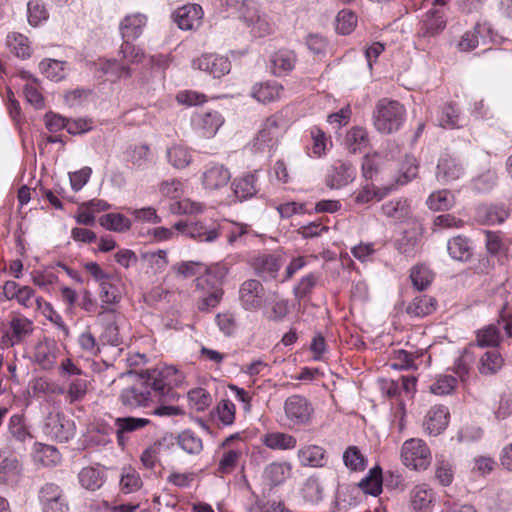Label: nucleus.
Returning <instances> with one entry per match:
<instances>
[{
	"instance_id": "9",
	"label": "nucleus",
	"mask_w": 512,
	"mask_h": 512,
	"mask_svg": "<svg viewBox=\"0 0 512 512\" xmlns=\"http://www.w3.org/2000/svg\"><path fill=\"white\" fill-rule=\"evenodd\" d=\"M33 332V323L23 316H14L9 321L8 328L5 330L1 343L5 347H12Z\"/></svg>"
},
{
	"instance_id": "40",
	"label": "nucleus",
	"mask_w": 512,
	"mask_h": 512,
	"mask_svg": "<svg viewBox=\"0 0 512 512\" xmlns=\"http://www.w3.org/2000/svg\"><path fill=\"white\" fill-rule=\"evenodd\" d=\"M477 214L485 224H501L509 215L503 205H482L478 208Z\"/></svg>"
},
{
	"instance_id": "53",
	"label": "nucleus",
	"mask_w": 512,
	"mask_h": 512,
	"mask_svg": "<svg viewBox=\"0 0 512 512\" xmlns=\"http://www.w3.org/2000/svg\"><path fill=\"white\" fill-rule=\"evenodd\" d=\"M303 499L309 504H318L323 499V487L316 477H309L302 489Z\"/></svg>"
},
{
	"instance_id": "39",
	"label": "nucleus",
	"mask_w": 512,
	"mask_h": 512,
	"mask_svg": "<svg viewBox=\"0 0 512 512\" xmlns=\"http://www.w3.org/2000/svg\"><path fill=\"white\" fill-rule=\"evenodd\" d=\"M382 213L396 221H403L410 215V205L406 199L399 198L384 203L381 207Z\"/></svg>"
},
{
	"instance_id": "7",
	"label": "nucleus",
	"mask_w": 512,
	"mask_h": 512,
	"mask_svg": "<svg viewBox=\"0 0 512 512\" xmlns=\"http://www.w3.org/2000/svg\"><path fill=\"white\" fill-rule=\"evenodd\" d=\"M173 228L182 235L200 242H213L220 236V226H205L201 222L179 221Z\"/></svg>"
},
{
	"instance_id": "30",
	"label": "nucleus",
	"mask_w": 512,
	"mask_h": 512,
	"mask_svg": "<svg viewBox=\"0 0 512 512\" xmlns=\"http://www.w3.org/2000/svg\"><path fill=\"white\" fill-rule=\"evenodd\" d=\"M98 67L111 81H116L120 78H129L132 75L131 68L128 64H125L121 58L100 61Z\"/></svg>"
},
{
	"instance_id": "49",
	"label": "nucleus",
	"mask_w": 512,
	"mask_h": 512,
	"mask_svg": "<svg viewBox=\"0 0 512 512\" xmlns=\"http://www.w3.org/2000/svg\"><path fill=\"white\" fill-rule=\"evenodd\" d=\"M177 443L188 454H199L203 449L202 439L191 430L182 431L177 437Z\"/></svg>"
},
{
	"instance_id": "57",
	"label": "nucleus",
	"mask_w": 512,
	"mask_h": 512,
	"mask_svg": "<svg viewBox=\"0 0 512 512\" xmlns=\"http://www.w3.org/2000/svg\"><path fill=\"white\" fill-rule=\"evenodd\" d=\"M419 356L420 355L417 352H408L402 349L396 350L393 353V363L391 366L392 368L399 370L417 369L415 360L419 358Z\"/></svg>"
},
{
	"instance_id": "4",
	"label": "nucleus",
	"mask_w": 512,
	"mask_h": 512,
	"mask_svg": "<svg viewBox=\"0 0 512 512\" xmlns=\"http://www.w3.org/2000/svg\"><path fill=\"white\" fill-rule=\"evenodd\" d=\"M284 414L292 426H306L312 423L314 407L304 396L292 395L284 402Z\"/></svg>"
},
{
	"instance_id": "22",
	"label": "nucleus",
	"mask_w": 512,
	"mask_h": 512,
	"mask_svg": "<svg viewBox=\"0 0 512 512\" xmlns=\"http://www.w3.org/2000/svg\"><path fill=\"white\" fill-rule=\"evenodd\" d=\"M146 21V16L140 13L126 16L120 24L123 41L132 42L136 40L142 34Z\"/></svg>"
},
{
	"instance_id": "60",
	"label": "nucleus",
	"mask_w": 512,
	"mask_h": 512,
	"mask_svg": "<svg viewBox=\"0 0 512 512\" xmlns=\"http://www.w3.org/2000/svg\"><path fill=\"white\" fill-rule=\"evenodd\" d=\"M477 345L479 347H495L500 344L499 328L496 325H488L477 332Z\"/></svg>"
},
{
	"instance_id": "45",
	"label": "nucleus",
	"mask_w": 512,
	"mask_h": 512,
	"mask_svg": "<svg viewBox=\"0 0 512 512\" xmlns=\"http://www.w3.org/2000/svg\"><path fill=\"white\" fill-rule=\"evenodd\" d=\"M281 124L282 119L280 116L272 115L268 117L258 133L257 141L260 143L272 142L280 134Z\"/></svg>"
},
{
	"instance_id": "14",
	"label": "nucleus",
	"mask_w": 512,
	"mask_h": 512,
	"mask_svg": "<svg viewBox=\"0 0 512 512\" xmlns=\"http://www.w3.org/2000/svg\"><path fill=\"white\" fill-rule=\"evenodd\" d=\"M449 410L442 405L431 407L426 413L423 420L424 431L432 436H437L442 433L449 422Z\"/></svg>"
},
{
	"instance_id": "28",
	"label": "nucleus",
	"mask_w": 512,
	"mask_h": 512,
	"mask_svg": "<svg viewBox=\"0 0 512 512\" xmlns=\"http://www.w3.org/2000/svg\"><path fill=\"white\" fill-rule=\"evenodd\" d=\"M504 358L498 350H489L481 355L478 361V371L483 376L497 374L504 366Z\"/></svg>"
},
{
	"instance_id": "34",
	"label": "nucleus",
	"mask_w": 512,
	"mask_h": 512,
	"mask_svg": "<svg viewBox=\"0 0 512 512\" xmlns=\"http://www.w3.org/2000/svg\"><path fill=\"white\" fill-rule=\"evenodd\" d=\"M171 271L177 278L188 279L196 277L200 281L199 276L206 271V265L200 261H181L171 266Z\"/></svg>"
},
{
	"instance_id": "41",
	"label": "nucleus",
	"mask_w": 512,
	"mask_h": 512,
	"mask_svg": "<svg viewBox=\"0 0 512 512\" xmlns=\"http://www.w3.org/2000/svg\"><path fill=\"white\" fill-rule=\"evenodd\" d=\"M246 23L252 27V32L259 37H264L272 32V27L264 15H260L257 11L250 12V7L242 12Z\"/></svg>"
},
{
	"instance_id": "27",
	"label": "nucleus",
	"mask_w": 512,
	"mask_h": 512,
	"mask_svg": "<svg viewBox=\"0 0 512 512\" xmlns=\"http://www.w3.org/2000/svg\"><path fill=\"white\" fill-rule=\"evenodd\" d=\"M264 446L271 450H292L297 445V439L284 432H269L261 437Z\"/></svg>"
},
{
	"instance_id": "3",
	"label": "nucleus",
	"mask_w": 512,
	"mask_h": 512,
	"mask_svg": "<svg viewBox=\"0 0 512 512\" xmlns=\"http://www.w3.org/2000/svg\"><path fill=\"white\" fill-rule=\"evenodd\" d=\"M401 460L407 468L425 470L431 463V452L423 440L411 438L402 445Z\"/></svg>"
},
{
	"instance_id": "52",
	"label": "nucleus",
	"mask_w": 512,
	"mask_h": 512,
	"mask_svg": "<svg viewBox=\"0 0 512 512\" xmlns=\"http://www.w3.org/2000/svg\"><path fill=\"white\" fill-rule=\"evenodd\" d=\"M454 203V196L448 190L434 192L427 199L428 207L434 211L449 210Z\"/></svg>"
},
{
	"instance_id": "46",
	"label": "nucleus",
	"mask_w": 512,
	"mask_h": 512,
	"mask_svg": "<svg viewBox=\"0 0 512 512\" xmlns=\"http://www.w3.org/2000/svg\"><path fill=\"white\" fill-rule=\"evenodd\" d=\"M242 452L237 449H229L223 452L219 459L216 474L220 477L231 474L237 467Z\"/></svg>"
},
{
	"instance_id": "51",
	"label": "nucleus",
	"mask_w": 512,
	"mask_h": 512,
	"mask_svg": "<svg viewBox=\"0 0 512 512\" xmlns=\"http://www.w3.org/2000/svg\"><path fill=\"white\" fill-rule=\"evenodd\" d=\"M100 225L107 230L124 232L131 226V221L120 213H109L99 219Z\"/></svg>"
},
{
	"instance_id": "6",
	"label": "nucleus",
	"mask_w": 512,
	"mask_h": 512,
	"mask_svg": "<svg viewBox=\"0 0 512 512\" xmlns=\"http://www.w3.org/2000/svg\"><path fill=\"white\" fill-rule=\"evenodd\" d=\"M38 498L43 512L68 511V503L63 490L57 484H44L39 490Z\"/></svg>"
},
{
	"instance_id": "1",
	"label": "nucleus",
	"mask_w": 512,
	"mask_h": 512,
	"mask_svg": "<svg viewBox=\"0 0 512 512\" xmlns=\"http://www.w3.org/2000/svg\"><path fill=\"white\" fill-rule=\"evenodd\" d=\"M183 374L174 366L157 365L139 373L135 383L122 390L119 400L133 409L177 398L175 387L182 384Z\"/></svg>"
},
{
	"instance_id": "8",
	"label": "nucleus",
	"mask_w": 512,
	"mask_h": 512,
	"mask_svg": "<svg viewBox=\"0 0 512 512\" xmlns=\"http://www.w3.org/2000/svg\"><path fill=\"white\" fill-rule=\"evenodd\" d=\"M292 468V464L288 461L270 462L262 471V483L270 490L279 487L291 477Z\"/></svg>"
},
{
	"instance_id": "64",
	"label": "nucleus",
	"mask_w": 512,
	"mask_h": 512,
	"mask_svg": "<svg viewBox=\"0 0 512 512\" xmlns=\"http://www.w3.org/2000/svg\"><path fill=\"white\" fill-rule=\"evenodd\" d=\"M235 411V405L230 399H222L216 407L217 417L225 426H230L234 423Z\"/></svg>"
},
{
	"instance_id": "18",
	"label": "nucleus",
	"mask_w": 512,
	"mask_h": 512,
	"mask_svg": "<svg viewBox=\"0 0 512 512\" xmlns=\"http://www.w3.org/2000/svg\"><path fill=\"white\" fill-rule=\"evenodd\" d=\"M58 347L54 340L44 338L39 341L34 349V360L43 369H51L57 359Z\"/></svg>"
},
{
	"instance_id": "35",
	"label": "nucleus",
	"mask_w": 512,
	"mask_h": 512,
	"mask_svg": "<svg viewBox=\"0 0 512 512\" xmlns=\"http://www.w3.org/2000/svg\"><path fill=\"white\" fill-rule=\"evenodd\" d=\"M435 272L424 263H418L411 267L409 278L413 288H427L435 279Z\"/></svg>"
},
{
	"instance_id": "37",
	"label": "nucleus",
	"mask_w": 512,
	"mask_h": 512,
	"mask_svg": "<svg viewBox=\"0 0 512 512\" xmlns=\"http://www.w3.org/2000/svg\"><path fill=\"white\" fill-rule=\"evenodd\" d=\"M358 486L365 494L378 496L382 492V469L379 466L370 469Z\"/></svg>"
},
{
	"instance_id": "16",
	"label": "nucleus",
	"mask_w": 512,
	"mask_h": 512,
	"mask_svg": "<svg viewBox=\"0 0 512 512\" xmlns=\"http://www.w3.org/2000/svg\"><path fill=\"white\" fill-rule=\"evenodd\" d=\"M421 237L422 228L420 226H413L404 230L401 236L396 239L395 248L402 255L413 258L419 252Z\"/></svg>"
},
{
	"instance_id": "38",
	"label": "nucleus",
	"mask_w": 512,
	"mask_h": 512,
	"mask_svg": "<svg viewBox=\"0 0 512 512\" xmlns=\"http://www.w3.org/2000/svg\"><path fill=\"white\" fill-rule=\"evenodd\" d=\"M447 249L450 256L459 261H468L472 256L470 241L467 237L458 235L448 241Z\"/></svg>"
},
{
	"instance_id": "21",
	"label": "nucleus",
	"mask_w": 512,
	"mask_h": 512,
	"mask_svg": "<svg viewBox=\"0 0 512 512\" xmlns=\"http://www.w3.org/2000/svg\"><path fill=\"white\" fill-rule=\"evenodd\" d=\"M230 179L229 169L222 164H216L203 173L202 182L206 189L218 190L225 187Z\"/></svg>"
},
{
	"instance_id": "13",
	"label": "nucleus",
	"mask_w": 512,
	"mask_h": 512,
	"mask_svg": "<svg viewBox=\"0 0 512 512\" xmlns=\"http://www.w3.org/2000/svg\"><path fill=\"white\" fill-rule=\"evenodd\" d=\"M194 129L205 138L213 137L224 123L218 111H207L196 114L192 119Z\"/></svg>"
},
{
	"instance_id": "32",
	"label": "nucleus",
	"mask_w": 512,
	"mask_h": 512,
	"mask_svg": "<svg viewBox=\"0 0 512 512\" xmlns=\"http://www.w3.org/2000/svg\"><path fill=\"white\" fill-rule=\"evenodd\" d=\"M81 486L87 490L95 491L105 482V473L98 467L88 466L82 468L78 474Z\"/></svg>"
},
{
	"instance_id": "24",
	"label": "nucleus",
	"mask_w": 512,
	"mask_h": 512,
	"mask_svg": "<svg viewBox=\"0 0 512 512\" xmlns=\"http://www.w3.org/2000/svg\"><path fill=\"white\" fill-rule=\"evenodd\" d=\"M436 307L437 301L435 298L426 294H418L408 302L405 311L411 317H425L432 314Z\"/></svg>"
},
{
	"instance_id": "15",
	"label": "nucleus",
	"mask_w": 512,
	"mask_h": 512,
	"mask_svg": "<svg viewBox=\"0 0 512 512\" xmlns=\"http://www.w3.org/2000/svg\"><path fill=\"white\" fill-rule=\"evenodd\" d=\"M98 321L102 328L99 339L103 344L118 346L122 343L118 327V317L113 311L101 313Z\"/></svg>"
},
{
	"instance_id": "58",
	"label": "nucleus",
	"mask_w": 512,
	"mask_h": 512,
	"mask_svg": "<svg viewBox=\"0 0 512 512\" xmlns=\"http://www.w3.org/2000/svg\"><path fill=\"white\" fill-rule=\"evenodd\" d=\"M149 423V419L138 417H118L114 421L115 429H119L120 432L125 434L141 430Z\"/></svg>"
},
{
	"instance_id": "23",
	"label": "nucleus",
	"mask_w": 512,
	"mask_h": 512,
	"mask_svg": "<svg viewBox=\"0 0 512 512\" xmlns=\"http://www.w3.org/2000/svg\"><path fill=\"white\" fill-rule=\"evenodd\" d=\"M284 262L285 258L283 254L275 252L273 254H263L257 257L254 261V267L260 275L275 278Z\"/></svg>"
},
{
	"instance_id": "5",
	"label": "nucleus",
	"mask_w": 512,
	"mask_h": 512,
	"mask_svg": "<svg viewBox=\"0 0 512 512\" xmlns=\"http://www.w3.org/2000/svg\"><path fill=\"white\" fill-rule=\"evenodd\" d=\"M447 25V14L443 7L427 11L419 22L418 37L429 39L438 36Z\"/></svg>"
},
{
	"instance_id": "25",
	"label": "nucleus",
	"mask_w": 512,
	"mask_h": 512,
	"mask_svg": "<svg viewBox=\"0 0 512 512\" xmlns=\"http://www.w3.org/2000/svg\"><path fill=\"white\" fill-rule=\"evenodd\" d=\"M283 86L276 81L257 83L253 86L251 96L262 103H269L280 99Z\"/></svg>"
},
{
	"instance_id": "12",
	"label": "nucleus",
	"mask_w": 512,
	"mask_h": 512,
	"mask_svg": "<svg viewBox=\"0 0 512 512\" xmlns=\"http://www.w3.org/2000/svg\"><path fill=\"white\" fill-rule=\"evenodd\" d=\"M45 432L58 442H67L74 436L75 424L65 416L56 414L48 418Z\"/></svg>"
},
{
	"instance_id": "62",
	"label": "nucleus",
	"mask_w": 512,
	"mask_h": 512,
	"mask_svg": "<svg viewBox=\"0 0 512 512\" xmlns=\"http://www.w3.org/2000/svg\"><path fill=\"white\" fill-rule=\"evenodd\" d=\"M457 384L456 378L450 375H441L430 385V392L438 395H448L454 391Z\"/></svg>"
},
{
	"instance_id": "33",
	"label": "nucleus",
	"mask_w": 512,
	"mask_h": 512,
	"mask_svg": "<svg viewBox=\"0 0 512 512\" xmlns=\"http://www.w3.org/2000/svg\"><path fill=\"white\" fill-rule=\"evenodd\" d=\"M354 178V169L351 164L340 162L335 165L328 175L327 185L330 188H340L347 185Z\"/></svg>"
},
{
	"instance_id": "43",
	"label": "nucleus",
	"mask_w": 512,
	"mask_h": 512,
	"mask_svg": "<svg viewBox=\"0 0 512 512\" xmlns=\"http://www.w3.org/2000/svg\"><path fill=\"white\" fill-rule=\"evenodd\" d=\"M1 296L7 300H16L25 308L39 307V299L34 294V290H1Z\"/></svg>"
},
{
	"instance_id": "42",
	"label": "nucleus",
	"mask_w": 512,
	"mask_h": 512,
	"mask_svg": "<svg viewBox=\"0 0 512 512\" xmlns=\"http://www.w3.org/2000/svg\"><path fill=\"white\" fill-rule=\"evenodd\" d=\"M119 485L123 493L130 494L138 491L142 487V480L135 468L125 466L121 471Z\"/></svg>"
},
{
	"instance_id": "36",
	"label": "nucleus",
	"mask_w": 512,
	"mask_h": 512,
	"mask_svg": "<svg viewBox=\"0 0 512 512\" xmlns=\"http://www.w3.org/2000/svg\"><path fill=\"white\" fill-rule=\"evenodd\" d=\"M432 499L433 492L427 484H418L410 491V503L415 511H426Z\"/></svg>"
},
{
	"instance_id": "11",
	"label": "nucleus",
	"mask_w": 512,
	"mask_h": 512,
	"mask_svg": "<svg viewBox=\"0 0 512 512\" xmlns=\"http://www.w3.org/2000/svg\"><path fill=\"white\" fill-rule=\"evenodd\" d=\"M195 69L204 71L214 78H220L231 69V64L226 57L215 54H204L192 63Z\"/></svg>"
},
{
	"instance_id": "10",
	"label": "nucleus",
	"mask_w": 512,
	"mask_h": 512,
	"mask_svg": "<svg viewBox=\"0 0 512 512\" xmlns=\"http://www.w3.org/2000/svg\"><path fill=\"white\" fill-rule=\"evenodd\" d=\"M23 473V465L13 453L0 450V483L15 484Z\"/></svg>"
},
{
	"instance_id": "47",
	"label": "nucleus",
	"mask_w": 512,
	"mask_h": 512,
	"mask_svg": "<svg viewBox=\"0 0 512 512\" xmlns=\"http://www.w3.org/2000/svg\"><path fill=\"white\" fill-rule=\"evenodd\" d=\"M89 381L86 377H77L68 383L66 398L70 404L82 401L88 392Z\"/></svg>"
},
{
	"instance_id": "19",
	"label": "nucleus",
	"mask_w": 512,
	"mask_h": 512,
	"mask_svg": "<svg viewBox=\"0 0 512 512\" xmlns=\"http://www.w3.org/2000/svg\"><path fill=\"white\" fill-rule=\"evenodd\" d=\"M296 62L294 51L280 49L270 57V70L275 76H284L294 69Z\"/></svg>"
},
{
	"instance_id": "2",
	"label": "nucleus",
	"mask_w": 512,
	"mask_h": 512,
	"mask_svg": "<svg viewBox=\"0 0 512 512\" xmlns=\"http://www.w3.org/2000/svg\"><path fill=\"white\" fill-rule=\"evenodd\" d=\"M404 106L396 100L380 99L373 112L375 128L384 134H391L400 129L405 118Z\"/></svg>"
},
{
	"instance_id": "55",
	"label": "nucleus",
	"mask_w": 512,
	"mask_h": 512,
	"mask_svg": "<svg viewBox=\"0 0 512 512\" xmlns=\"http://www.w3.org/2000/svg\"><path fill=\"white\" fill-rule=\"evenodd\" d=\"M168 161L177 169L187 167L191 160V154L186 147L174 145L167 150Z\"/></svg>"
},
{
	"instance_id": "48",
	"label": "nucleus",
	"mask_w": 512,
	"mask_h": 512,
	"mask_svg": "<svg viewBox=\"0 0 512 512\" xmlns=\"http://www.w3.org/2000/svg\"><path fill=\"white\" fill-rule=\"evenodd\" d=\"M7 46L17 57L26 59L31 55V47L26 36L19 33H12L7 36Z\"/></svg>"
},
{
	"instance_id": "26",
	"label": "nucleus",
	"mask_w": 512,
	"mask_h": 512,
	"mask_svg": "<svg viewBox=\"0 0 512 512\" xmlns=\"http://www.w3.org/2000/svg\"><path fill=\"white\" fill-rule=\"evenodd\" d=\"M232 188L235 196L244 201L254 197L258 192L257 176L255 173L246 174L234 179Z\"/></svg>"
},
{
	"instance_id": "20",
	"label": "nucleus",
	"mask_w": 512,
	"mask_h": 512,
	"mask_svg": "<svg viewBox=\"0 0 512 512\" xmlns=\"http://www.w3.org/2000/svg\"><path fill=\"white\" fill-rule=\"evenodd\" d=\"M297 457L303 467L321 468L326 465V450L318 445H306L297 452Z\"/></svg>"
},
{
	"instance_id": "54",
	"label": "nucleus",
	"mask_w": 512,
	"mask_h": 512,
	"mask_svg": "<svg viewBox=\"0 0 512 512\" xmlns=\"http://www.w3.org/2000/svg\"><path fill=\"white\" fill-rule=\"evenodd\" d=\"M368 133L362 127H353L346 135V143L351 152L356 153L368 145Z\"/></svg>"
},
{
	"instance_id": "17",
	"label": "nucleus",
	"mask_w": 512,
	"mask_h": 512,
	"mask_svg": "<svg viewBox=\"0 0 512 512\" xmlns=\"http://www.w3.org/2000/svg\"><path fill=\"white\" fill-rule=\"evenodd\" d=\"M203 11L200 5L189 4L178 8L174 13V21L182 30L196 29L201 25Z\"/></svg>"
},
{
	"instance_id": "31",
	"label": "nucleus",
	"mask_w": 512,
	"mask_h": 512,
	"mask_svg": "<svg viewBox=\"0 0 512 512\" xmlns=\"http://www.w3.org/2000/svg\"><path fill=\"white\" fill-rule=\"evenodd\" d=\"M272 296L274 293H267L266 290H240L239 297L244 309L254 311L262 308Z\"/></svg>"
},
{
	"instance_id": "59",
	"label": "nucleus",
	"mask_w": 512,
	"mask_h": 512,
	"mask_svg": "<svg viewBox=\"0 0 512 512\" xmlns=\"http://www.w3.org/2000/svg\"><path fill=\"white\" fill-rule=\"evenodd\" d=\"M34 460L43 466H54L61 460L59 451L51 445H40L34 455Z\"/></svg>"
},
{
	"instance_id": "56",
	"label": "nucleus",
	"mask_w": 512,
	"mask_h": 512,
	"mask_svg": "<svg viewBox=\"0 0 512 512\" xmlns=\"http://www.w3.org/2000/svg\"><path fill=\"white\" fill-rule=\"evenodd\" d=\"M119 55H121L122 61L129 66L131 64L141 63L147 59L143 50L133 45L132 42L129 41H123L120 47Z\"/></svg>"
},
{
	"instance_id": "63",
	"label": "nucleus",
	"mask_w": 512,
	"mask_h": 512,
	"mask_svg": "<svg viewBox=\"0 0 512 512\" xmlns=\"http://www.w3.org/2000/svg\"><path fill=\"white\" fill-rule=\"evenodd\" d=\"M357 24V16L349 10H342L336 17V30L343 35L350 34Z\"/></svg>"
},
{
	"instance_id": "29",
	"label": "nucleus",
	"mask_w": 512,
	"mask_h": 512,
	"mask_svg": "<svg viewBox=\"0 0 512 512\" xmlns=\"http://www.w3.org/2000/svg\"><path fill=\"white\" fill-rule=\"evenodd\" d=\"M463 174L462 166L451 157H443L437 165L436 177L442 183H449L457 180Z\"/></svg>"
},
{
	"instance_id": "44",
	"label": "nucleus",
	"mask_w": 512,
	"mask_h": 512,
	"mask_svg": "<svg viewBox=\"0 0 512 512\" xmlns=\"http://www.w3.org/2000/svg\"><path fill=\"white\" fill-rule=\"evenodd\" d=\"M488 31V28L480 23H477L472 30L465 32L460 41L457 44V47L462 52H469L478 47L480 43V37L482 34Z\"/></svg>"
},
{
	"instance_id": "50",
	"label": "nucleus",
	"mask_w": 512,
	"mask_h": 512,
	"mask_svg": "<svg viewBox=\"0 0 512 512\" xmlns=\"http://www.w3.org/2000/svg\"><path fill=\"white\" fill-rule=\"evenodd\" d=\"M344 465L351 471H363L367 466V459L357 446H349L343 453Z\"/></svg>"
},
{
	"instance_id": "61",
	"label": "nucleus",
	"mask_w": 512,
	"mask_h": 512,
	"mask_svg": "<svg viewBox=\"0 0 512 512\" xmlns=\"http://www.w3.org/2000/svg\"><path fill=\"white\" fill-rule=\"evenodd\" d=\"M40 71L52 81H60L65 77L64 62L45 59L39 63Z\"/></svg>"
}]
</instances>
